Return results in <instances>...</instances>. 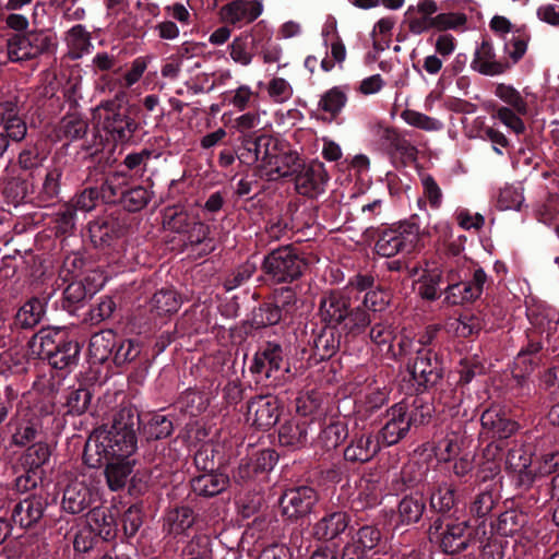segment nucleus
I'll list each match as a JSON object with an SVG mask.
<instances>
[{
	"instance_id": "864d4df0",
	"label": "nucleus",
	"mask_w": 559,
	"mask_h": 559,
	"mask_svg": "<svg viewBox=\"0 0 559 559\" xmlns=\"http://www.w3.org/2000/svg\"><path fill=\"white\" fill-rule=\"evenodd\" d=\"M197 216L177 207L167 209L164 214V227L177 234H186Z\"/></svg>"
},
{
	"instance_id": "37998d69",
	"label": "nucleus",
	"mask_w": 559,
	"mask_h": 559,
	"mask_svg": "<svg viewBox=\"0 0 559 559\" xmlns=\"http://www.w3.org/2000/svg\"><path fill=\"white\" fill-rule=\"evenodd\" d=\"M528 515L519 510H508L501 513L496 523V531L501 536H514L527 524Z\"/></svg>"
},
{
	"instance_id": "0eeeda50",
	"label": "nucleus",
	"mask_w": 559,
	"mask_h": 559,
	"mask_svg": "<svg viewBox=\"0 0 559 559\" xmlns=\"http://www.w3.org/2000/svg\"><path fill=\"white\" fill-rule=\"evenodd\" d=\"M56 47L52 37L44 32L15 34L7 40V55L11 62L35 59Z\"/></svg>"
},
{
	"instance_id": "39448f33",
	"label": "nucleus",
	"mask_w": 559,
	"mask_h": 559,
	"mask_svg": "<svg viewBox=\"0 0 559 559\" xmlns=\"http://www.w3.org/2000/svg\"><path fill=\"white\" fill-rule=\"evenodd\" d=\"M284 350L277 343L267 342L253 357L249 368L257 383L277 386L288 368H284Z\"/></svg>"
},
{
	"instance_id": "412c9836",
	"label": "nucleus",
	"mask_w": 559,
	"mask_h": 559,
	"mask_svg": "<svg viewBox=\"0 0 559 559\" xmlns=\"http://www.w3.org/2000/svg\"><path fill=\"white\" fill-rule=\"evenodd\" d=\"M350 308V299L341 292L334 290L324 294L320 299L319 314L323 322L328 325H335L343 323L348 316Z\"/></svg>"
},
{
	"instance_id": "6e6552de",
	"label": "nucleus",
	"mask_w": 559,
	"mask_h": 559,
	"mask_svg": "<svg viewBox=\"0 0 559 559\" xmlns=\"http://www.w3.org/2000/svg\"><path fill=\"white\" fill-rule=\"evenodd\" d=\"M449 285L444 290L443 302L448 306H460L473 302L478 299L483 292L488 276L483 269H476L469 281L455 282L454 274L450 272L447 276Z\"/></svg>"
},
{
	"instance_id": "c9c22d12",
	"label": "nucleus",
	"mask_w": 559,
	"mask_h": 559,
	"mask_svg": "<svg viewBox=\"0 0 559 559\" xmlns=\"http://www.w3.org/2000/svg\"><path fill=\"white\" fill-rule=\"evenodd\" d=\"M194 523L193 510L189 507H176L164 516L163 528L173 536L183 535Z\"/></svg>"
},
{
	"instance_id": "c85d7f7f",
	"label": "nucleus",
	"mask_w": 559,
	"mask_h": 559,
	"mask_svg": "<svg viewBox=\"0 0 559 559\" xmlns=\"http://www.w3.org/2000/svg\"><path fill=\"white\" fill-rule=\"evenodd\" d=\"M64 338L66 333L60 329H41L32 337L31 347L40 358L49 360Z\"/></svg>"
},
{
	"instance_id": "052dcab7",
	"label": "nucleus",
	"mask_w": 559,
	"mask_h": 559,
	"mask_svg": "<svg viewBox=\"0 0 559 559\" xmlns=\"http://www.w3.org/2000/svg\"><path fill=\"white\" fill-rule=\"evenodd\" d=\"M467 15L462 12H439L437 13L435 31L447 33L448 31L466 29Z\"/></svg>"
},
{
	"instance_id": "c756f323",
	"label": "nucleus",
	"mask_w": 559,
	"mask_h": 559,
	"mask_svg": "<svg viewBox=\"0 0 559 559\" xmlns=\"http://www.w3.org/2000/svg\"><path fill=\"white\" fill-rule=\"evenodd\" d=\"M229 478L223 473H202L191 479L192 491L202 497H214L224 491Z\"/></svg>"
},
{
	"instance_id": "bf43d9fd",
	"label": "nucleus",
	"mask_w": 559,
	"mask_h": 559,
	"mask_svg": "<svg viewBox=\"0 0 559 559\" xmlns=\"http://www.w3.org/2000/svg\"><path fill=\"white\" fill-rule=\"evenodd\" d=\"M382 534L378 527L365 525L356 532L350 543L358 549L368 554L380 544Z\"/></svg>"
},
{
	"instance_id": "f8f14e48",
	"label": "nucleus",
	"mask_w": 559,
	"mask_h": 559,
	"mask_svg": "<svg viewBox=\"0 0 559 559\" xmlns=\"http://www.w3.org/2000/svg\"><path fill=\"white\" fill-rule=\"evenodd\" d=\"M246 419L258 429L266 430L280 419V402L272 395H258L247 405Z\"/></svg>"
},
{
	"instance_id": "4d7b16f0",
	"label": "nucleus",
	"mask_w": 559,
	"mask_h": 559,
	"mask_svg": "<svg viewBox=\"0 0 559 559\" xmlns=\"http://www.w3.org/2000/svg\"><path fill=\"white\" fill-rule=\"evenodd\" d=\"M92 400V393L87 388L70 390L66 395L64 407L69 415L85 413Z\"/></svg>"
},
{
	"instance_id": "7c9ffc66",
	"label": "nucleus",
	"mask_w": 559,
	"mask_h": 559,
	"mask_svg": "<svg viewBox=\"0 0 559 559\" xmlns=\"http://www.w3.org/2000/svg\"><path fill=\"white\" fill-rule=\"evenodd\" d=\"M300 158L297 152L292 151L286 145L280 154L265 168L266 175L271 179L293 176L300 168Z\"/></svg>"
},
{
	"instance_id": "de8ad7c7",
	"label": "nucleus",
	"mask_w": 559,
	"mask_h": 559,
	"mask_svg": "<svg viewBox=\"0 0 559 559\" xmlns=\"http://www.w3.org/2000/svg\"><path fill=\"white\" fill-rule=\"evenodd\" d=\"M230 59L241 66L248 67L252 63L258 52L243 33L236 36L228 45Z\"/></svg>"
},
{
	"instance_id": "a211bd4d",
	"label": "nucleus",
	"mask_w": 559,
	"mask_h": 559,
	"mask_svg": "<svg viewBox=\"0 0 559 559\" xmlns=\"http://www.w3.org/2000/svg\"><path fill=\"white\" fill-rule=\"evenodd\" d=\"M262 12L260 0H233L221 8L219 15L225 23L241 26L254 22Z\"/></svg>"
},
{
	"instance_id": "58836bf2",
	"label": "nucleus",
	"mask_w": 559,
	"mask_h": 559,
	"mask_svg": "<svg viewBox=\"0 0 559 559\" xmlns=\"http://www.w3.org/2000/svg\"><path fill=\"white\" fill-rule=\"evenodd\" d=\"M455 486L448 481L436 483L430 489V507L440 512L447 513L456 504Z\"/></svg>"
},
{
	"instance_id": "6ab92c4d",
	"label": "nucleus",
	"mask_w": 559,
	"mask_h": 559,
	"mask_svg": "<svg viewBox=\"0 0 559 559\" xmlns=\"http://www.w3.org/2000/svg\"><path fill=\"white\" fill-rule=\"evenodd\" d=\"M507 469L513 474L515 486L527 490L534 484V475L531 473L533 459L524 447H514L509 450L506 460Z\"/></svg>"
},
{
	"instance_id": "8fccbe9b",
	"label": "nucleus",
	"mask_w": 559,
	"mask_h": 559,
	"mask_svg": "<svg viewBox=\"0 0 559 559\" xmlns=\"http://www.w3.org/2000/svg\"><path fill=\"white\" fill-rule=\"evenodd\" d=\"M191 223V226L185 234L187 239L186 243L190 246L203 245V254L213 252L215 250V242L209 237L210 226L198 219V217Z\"/></svg>"
},
{
	"instance_id": "79ce46f5",
	"label": "nucleus",
	"mask_w": 559,
	"mask_h": 559,
	"mask_svg": "<svg viewBox=\"0 0 559 559\" xmlns=\"http://www.w3.org/2000/svg\"><path fill=\"white\" fill-rule=\"evenodd\" d=\"M347 103V94L341 86H334L323 93L318 103V109L329 116L330 120L335 119Z\"/></svg>"
},
{
	"instance_id": "aec40b11",
	"label": "nucleus",
	"mask_w": 559,
	"mask_h": 559,
	"mask_svg": "<svg viewBox=\"0 0 559 559\" xmlns=\"http://www.w3.org/2000/svg\"><path fill=\"white\" fill-rule=\"evenodd\" d=\"M471 68L487 76L503 74L511 68L509 60L497 59L493 45L489 40H483L476 48Z\"/></svg>"
},
{
	"instance_id": "f3484780",
	"label": "nucleus",
	"mask_w": 559,
	"mask_h": 559,
	"mask_svg": "<svg viewBox=\"0 0 559 559\" xmlns=\"http://www.w3.org/2000/svg\"><path fill=\"white\" fill-rule=\"evenodd\" d=\"M47 507V497L31 495L13 506L11 520L22 528H29L43 519Z\"/></svg>"
},
{
	"instance_id": "ea45409f",
	"label": "nucleus",
	"mask_w": 559,
	"mask_h": 559,
	"mask_svg": "<svg viewBox=\"0 0 559 559\" xmlns=\"http://www.w3.org/2000/svg\"><path fill=\"white\" fill-rule=\"evenodd\" d=\"M464 439V433L460 430L449 431L435 447L437 460L448 463L455 459L461 453Z\"/></svg>"
},
{
	"instance_id": "49530a36",
	"label": "nucleus",
	"mask_w": 559,
	"mask_h": 559,
	"mask_svg": "<svg viewBox=\"0 0 559 559\" xmlns=\"http://www.w3.org/2000/svg\"><path fill=\"white\" fill-rule=\"evenodd\" d=\"M45 313V304L39 298H32L25 302L15 316V323L22 329H32L37 325Z\"/></svg>"
},
{
	"instance_id": "09e8293b",
	"label": "nucleus",
	"mask_w": 559,
	"mask_h": 559,
	"mask_svg": "<svg viewBox=\"0 0 559 559\" xmlns=\"http://www.w3.org/2000/svg\"><path fill=\"white\" fill-rule=\"evenodd\" d=\"M348 436L347 426L341 421H334L325 426L319 433L317 443L322 449L331 451L336 449Z\"/></svg>"
},
{
	"instance_id": "c03bdc74",
	"label": "nucleus",
	"mask_w": 559,
	"mask_h": 559,
	"mask_svg": "<svg viewBox=\"0 0 559 559\" xmlns=\"http://www.w3.org/2000/svg\"><path fill=\"white\" fill-rule=\"evenodd\" d=\"M53 352V355L48 360L49 364L59 370L75 367L79 360L80 346L76 342L63 340V342Z\"/></svg>"
},
{
	"instance_id": "774afa93",
	"label": "nucleus",
	"mask_w": 559,
	"mask_h": 559,
	"mask_svg": "<svg viewBox=\"0 0 559 559\" xmlns=\"http://www.w3.org/2000/svg\"><path fill=\"white\" fill-rule=\"evenodd\" d=\"M151 200V193L142 186L124 190L122 194V204L129 212L142 210Z\"/></svg>"
},
{
	"instance_id": "338daca9",
	"label": "nucleus",
	"mask_w": 559,
	"mask_h": 559,
	"mask_svg": "<svg viewBox=\"0 0 559 559\" xmlns=\"http://www.w3.org/2000/svg\"><path fill=\"white\" fill-rule=\"evenodd\" d=\"M521 114L516 112L513 108L507 106L498 107L492 118L499 120L503 126L515 134H522L525 131L524 121L521 119Z\"/></svg>"
},
{
	"instance_id": "bb28decb",
	"label": "nucleus",
	"mask_w": 559,
	"mask_h": 559,
	"mask_svg": "<svg viewBox=\"0 0 559 559\" xmlns=\"http://www.w3.org/2000/svg\"><path fill=\"white\" fill-rule=\"evenodd\" d=\"M309 428L310 421L306 418L285 421L278 429L280 444L292 451L306 447L309 440Z\"/></svg>"
},
{
	"instance_id": "72a5a7b5",
	"label": "nucleus",
	"mask_w": 559,
	"mask_h": 559,
	"mask_svg": "<svg viewBox=\"0 0 559 559\" xmlns=\"http://www.w3.org/2000/svg\"><path fill=\"white\" fill-rule=\"evenodd\" d=\"M63 170V165L57 162L47 169L41 187L37 193V201L39 204L46 205L58 199Z\"/></svg>"
},
{
	"instance_id": "20e7f679",
	"label": "nucleus",
	"mask_w": 559,
	"mask_h": 559,
	"mask_svg": "<svg viewBox=\"0 0 559 559\" xmlns=\"http://www.w3.org/2000/svg\"><path fill=\"white\" fill-rule=\"evenodd\" d=\"M124 93L117 94L115 99L103 102L95 110L99 124L116 142H128L139 128L138 122L122 109L118 100Z\"/></svg>"
},
{
	"instance_id": "9d476101",
	"label": "nucleus",
	"mask_w": 559,
	"mask_h": 559,
	"mask_svg": "<svg viewBox=\"0 0 559 559\" xmlns=\"http://www.w3.org/2000/svg\"><path fill=\"white\" fill-rule=\"evenodd\" d=\"M284 146L285 143L280 139L270 134H261L254 140L243 141L240 158L247 164L261 162V168L265 169Z\"/></svg>"
},
{
	"instance_id": "9b49d317",
	"label": "nucleus",
	"mask_w": 559,
	"mask_h": 559,
	"mask_svg": "<svg viewBox=\"0 0 559 559\" xmlns=\"http://www.w3.org/2000/svg\"><path fill=\"white\" fill-rule=\"evenodd\" d=\"M407 368L414 381L424 389L437 384L442 378L441 362L431 349H418Z\"/></svg>"
},
{
	"instance_id": "f03ea898",
	"label": "nucleus",
	"mask_w": 559,
	"mask_h": 559,
	"mask_svg": "<svg viewBox=\"0 0 559 559\" xmlns=\"http://www.w3.org/2000/svg\"><path fill=\"white\" fill-rule=\"evenodd\" d=\"M432 413V404L421 396L395 403L383 414L379 439L385 445H394L407 436L412 426L429 423Z\"/></svg>"
},
{
	"instance_id": "f704fd0d",
	"label": "nucleus",
	"mask_w": 559,
	"mask_h": 559,
	"mask_svg": "<svg viewBox=\"0 0 559 559\" xmlns=\"http://www.w3.org/2000/svg\"><path fill=\"white\" fill-rule=\"evenodd\" d=\"M117 346V335L112 330L95 333L90 340V357L94 362L104 364L110 357Z\"/></svg>"
},
{
	"instance_id": "2eb2a0df",
	"label": "nucleus",
	"mask_w": 559,
	"mask_h": 559,
	"mask_svg": "<svg viewBox=\"0 0 559 559\" xmlns=\"http://www.w3.org/2000/svg\"><path fill=\"white\" fill-rule=\"evenodd\" d=\"M441 521L438 519L429 528L430 539L438 538L440 547L445 554H457L467 548L469 538L466 522L449 523L445 530L439 534Z\"/></svg>"
},
{
	"instance_id": "3c124183",
	"label": "nucleus",
	"mask_w": 559,
	"mask_h": 559,
	"mask_svg": "<svg viewBox=\"0 0 559 559\" xmlns=\"http://www.w3.org/2000/svg\"><path fill=\"white\" fill-rule=\"evenodd\" d=\"M173 421L165 415L154 414L143 424V435L147 440L167 438L173 432Z\"/></svg>"
},
{
	"instance_id": "a878e982",
	"label": "nucleus",
	"mask_w": 559,
	"mask_h": 559,
	"mask_svg": "<svg viewBox=\"0 0 559 559\" xmlns=\"http://www.w3.org/2000/svg\"><path fill=\"white\" fill-rule=\"evenodd\" d=\"M349 525L346 512L334 511L325 514L312 526V536L318 540H333L343 534Z\"/></svg>"
},
{
	"instance_id": "dca6fc26",
	"label": "nucleus",
	"mask_w": 559,
	"mask_h": 559,
	"mask_svg": "<svg viewBox=\"0 0 559 559\" xmlns=\"http://www.w3.org/2000/svg\"><path fill=\"white\" fill-rule=\"evenodd\" d=\"M439 5L436 0H418L409 5L405 12V23L409 33L421 35L435 31Z\"/></svg>"
},
{
	"instance_id": "4be33fe9",
	"label": "nucleus",
	"mask_w": 559,
	"mask_h": 559,
	"mask_svg": "<svg viewBox=\"0 0 559 559\" xmlns=\"http://www.w3.org/2000/svg\"><path fill=\"white\" fill-rule=\"evenodd\" d=\"M483 432L489 438L507 439L519 428L516 421L510 419L503 411L497 407L486 409L480 417Z\"/></svg>"
},
{
	"instance_id": "a19ab883",
	"label": "nucleus",
	"mask_w": 559,
	"mask_h": 559,
	"mask_svg": "<svg viewBox=\"0 0 559 559\" xmlns=\"http://www.w3.org/2000/svg\"><path fill=\"white\" fill-rule=\"evenodd\" d=\"M87 122L76 114L66 115L58 123L56 132L59 140L75 141L85 136Z\"/></svg>"
},
{
	"instance_id": "603ef678",
	"label": "nucleus",
	"mask_w": 559,
	"mask_h": 559,
	"mask_svg": "<svg viewBox=\"0 0 559 559\" xmlns=\"http://www.w3.org/2000/svg\"><path fill=\"white\" fill-rule=\"evenodd\" d=\"M426 504L420 496H406L399 503L401 521L406 524L416 523L423 516Z\"/></svg>"
},
{
	"instance_id": "393cba45",
	"label": "nucleus",
	"mask_w": 559,
	"mask_h": 559,
	"mask_svg": "<svg viewBox=\"0 0 559 559\" xmlns=\"http://www.w3.org/2000/svg\"><path fill=\"white\" fill-rule=\"evenodd\" d=\"M93 502V491L84 483L71 481L63 491L62 509L70 514H80L87 510Z\"/></svg>"
},
{
	"instance_id": "b1692460",
	"label": "nucleus",
	"mask_w": 559,
	"mask_h": 559,
	"mask_svg": "<svg viewBox=\"0 0 559 559\" xmlns=\"http://www.w3.org/2000/svg\"><path fill=\"white\" fill-rule=\"evenodd\" d=\"M0 131L12 142H21L27 134V124L19 114L16 104L4 102L0 105Z\"/></svg>"
},
{
	"instance_id": "a18cd8bd",
	"label": "nucleus",
	"mask_w": 559,
	"mask_h": 559,
	"mask_svg": "<svg viewBox=\"0 0 559 559\" xmlns=\"http://www.w3.org/2000/svg\"><path fill=\"white\" fill-rule=\"evenodd\" d=\"M380 486L371 476L362 477L357 486V496L354 499L357 510L371 508L379 503Z\"/></svg>"
},
{
	"instance_id": "423d86ee",
	"label": "nucleus",
	"mask_w": 559,
	"mask_h": 559,
	"mask_svg": "<svg viewBox=\"0 0 559 559\" xmlns=\"http://www.w3.org/2000/svg\"><path fill=\"white\" fill-rule=\"evenodd\" d=\"M419 240V225L414 222H403L381 233L376 242V251L379 255L386 258L397 253H411L417 248Z\"/></svg>"
},
{
	"instance_id": "680f3d73",
	"label": "nucleus",
	"mask_w": 559,
	"mask_h": 559,
	"mask_svg": "<svg viewBox=\"0 0 559 559\" xmlns=\"http://www.w3.org/2000/svg\"><path fill=\"white\" fill-rule=\"evenodd\" d=\"M401 118L414 128H418L424 131H439L442 128V122L436 118L427 116L426 114L413 110L404 109L401 112Z\"/></svg>"
},
{
	"instance_id": "e2e57ef3",
	"label": "nucleus",
	"mask_w": 559,
	"mask_h": 559,
	"mask_svg": "<svg viewBox=\"0 0 559 559\" xmlns=\"http://www.w3.org/2000/svg\"><path fill=\"white\" fill-rule=\"evenodd\" d=\"M266 93L274 104H285L294 95L293 85L281 76H273L266 84Z\"/></svg>"
},
{
	"instance_id": "0e129e2a",
	"label": "nucleus",
	"mask_w": 559,
	"mask_h": 559,
	"mask_svg": "<svg viewBox=\"0 0 559 559\" xmlns=\"http://www.w3.org/2000/svg\"><path fill=\"white\" fill-rule=\"evenodd\" d=\"M497 499L493 490L486 488L479 491L471 502L469 513L478 519H485L492 511Z\"/></svg>"
},
{
	"instance_id": "473e14b6",
	"label": "nucleus",
	"mask_w": 559,
	"mask_h": 559,
	"mask_svg": "<svg viewBox=\"0 0 559 559\" xmlns=\"http://www.w3.org/2000/svg\"><path fill=\"white\" fill-rule=\"evenodd\" d=\"M87 524L91 531L104 540H110L116 536V519L107 508H93L87 513Z\"/></svg>"
},
{
	"instance_id": "69168bd1",
	"label": "nucleus",
	"mask_w": 559,
	"mask_h": 559,
	"mask_svg": "<svg viewBox=\"0 0 559 559\" xmlns=\"http://www.w3.org/2000/svg\"><path fill=\"white\" fill-rule=\"evenodd\" d=\"M371 323L369 312L361 306L348 310L346 317L345 329L348 334L358 335L366 331V328Z\"/></svg>"
},
{
	"instance_id": "cd10ccee",
	"label": "nucleus",
	"mask_w": 559,
	"mask_h": 559,
	"mask_svg": "<svg viewBox=\"0 0 559 559\" xmlns=\"http://www.w3.org/2000/svg\"><path fill=\"white\" fill-rule=\"evenodd\" d=\"M63 40L68 49L67 56L71 60L82 58L93 48L91 33L82 24H76L68 29Z\"/></svg>"
},
{
	"instance_id": "6e6d98bb",
	"label": "nucleus",
	"mask_w": 559,
	"mask_h": 559,
	"mask_svg": "<svg viewBox=\"0 0 559 559\" xmlns=\"http://www.w3.org/2000/svg\"><path fill=\"white\" fill-rule=\"evenodd\" d=\"M49 445L45 442H36L28 447L22 456L24 467L39 472L50 459Z\"/></svg>"
},
{
	"instance_id": "13d9d810",
	"label": "nucleus",
	"mask_w": 559,
	"mask_h": 559,
	"mask_svg": "<svg viewBox=\"0 0 559 559\" xmlns=\"http://www.w3.org/2000/svg\"><path fill=\"white\" fill-rule=\"evenodd\" d=\"M176 405L180 412L198 416L206 409L207 403L200 392L187 390L179 396Z\"/></svg>"
},
{
	"instance_id": "2f4dec72",
	"label": "nucleus",
	"mask_w": 559,
	"mask_h": 559,
	"mask_svg": "<svg viewBox=\"0 0 559 559\" xmlns=\"http://www.w3.org/2000/svg\"><path fill=\"white\" fill-rule=\"evenodd\" d=\"M180 295L171 288L157 290L150 300V312L155 317H170L181 307Z\"/></svg>"
},
{
	"instance_id": "4c0bfd02",
	"label": "nucleus",
	"mask_w": 559,
	"mask_h": 559,
	"mask_svg": "<svg viewBox=\"0 0 559 559\" xmlns=\"http://www.w3.org/2000/svg\"><path fill=\"white\" fill-rule=\"evenodd\" d=\"M105 476L108 487L112 491L123 488L133 471V462L130 459L105 461Z\"/></svg>"
},
{
	"instance_id": "ddd939ff",
	"label": "nucleus",
	"mask_w": 559,
	"mask_h": 559,
	"mask_svg": "<svg viewBox=\"0 0 559 559\" xmlns=\"http://www.w3.org/2000/svg\"><path fill=\"white\" fill-rule=\"evenodd\" d=\"M342 333L335 325L314 329L308 341L314 364L332 358L341 348Z\"/></svg>"
},
{
	"instance_id": "7ed1b4c3",
	"label": "nucleus",
	"mask_w": 559,
	"mask_h": 559,
	"mask_svg": "<svg viewBox=\"0 0 559 559\" xmlns=\"http://www.w3.org/2000/svg\"><path fill=\"white\" fill-rule=\"evenodd\" d=\"M307 262L299 250L292 246H284L267 253L261 269L264 274L276 284L292 283L298 280L307 269Z\"/></svg>"
},
{
	"instance_id": "1a4fd4ad",
	"label": "nucleus",
	"mask_w": 559,
	"mask_h": 559,
	"mask_svg": "<svg viewBox=\"0 0 559 559\" xmlns=\"http://www.w3.org/2000/svg\"><path fill=\"white\" fill-rule=\"evenodd\" d=\"M318 500V493L312 487L289 488L285 490L280 499L282 514L288 520L296 521L311 513Z\"/></svg>"
},
{
	"instance_id": "f257e3e1",
	"label": "nucleus",
	"mask_w": 559,
	"mask_h": 559,
	"mask_svg": "<svg viewBox=\"0 0 559 559\" xmlns=\"http://www.w3.org/2000/svg\"><path fill=\"white\" fill-rule=\"evenodd\" d=\"M136 442L133 424L115 419L109 429H98L91 433L84 447V463L88 467L98 468L105 461L129 459L136 450Z\"/></svg>"
},
{
	"instance_id": "e433bc0d",
	"label": "nucleus",
	"mask_w": 559,
	"mask_h": 559,
	"mask_svg": "<svg viewBox=\"0 0 559 559\" xmlns=\"http://www.w3.org/2000/svg\"><path fill=\"white\" fill-rule=\"evenodd\" d=\"M395 337V329L389 322H377L369 331L370 342L376 346L378 352L389 358H396V353L393 349Z\"/></svg>"
},
{
	"instance_id": "4468645a",
	"label": "nucleus",
	"mask_w": 559,
	"mask_h": 559,
	"mask_svg": "<svg viewBox=\"0 0 559 559\" xmlns=\"http://www.w3.org/2000/svg\"><path fill=\"white\" fill-rule=\"evenodd\" d=\"M295 176V189L304 197L317 198L325 190L329 176L322 163L300 165Z\"/></svg>"
},
{
	"instance_id": "5701e85b",
	"label": "nucleus",
	"mask_w": 559,
	"mask_h": 559,
	"mask_svg": "<svg viewBox=\"0 0 559 559\" xmlns=\"http://www.w3.org/2000/svg\"><path fill=\"white\" fill-rule=\"evenodd\" d=\"M381 450L379 437L371 432L354 436L344 450V460L350 463H367Z\"/></svg>"
},
{
	"instance_id": "5fc2aeb1",
	"label": "nucleus",
	"mask_w": 559,
	"mask_h": 559,
	"mask_svg": "<svg viewBox=\"0 0 559 559\" xmlns=\"http://www.w3.org/2000/svg\"><path fill=\"white\" fill-rule=\"evenodd\" d=\"M495 95L506 103L508 105L507 107L513 108L516 112L521 115H526L528 112L525 98L512 85L504 83L497 84Z\"/></svg>"
}]
</instances>
